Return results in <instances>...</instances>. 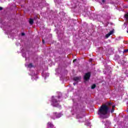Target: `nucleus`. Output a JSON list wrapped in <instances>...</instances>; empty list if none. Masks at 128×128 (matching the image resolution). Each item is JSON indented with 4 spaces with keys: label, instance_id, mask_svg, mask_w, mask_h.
<instances>
[{
    "label": "nucleus",
    "instance_id": "f8f14e48",
    "mask_svg": "<svg viewBox=\"0 0 128 128\" xmlns=\"http://www.w3.org/2000/svg\"><path fill=\"white\" fill-rule=\"evenodd\" d=\"M29 22H30V24H34V20L30 19L29 20Z\"/></svg>",
    "mask_w": 128,
    "mask_h": 128
},
{
    "label": "nucleus",
    "instance_id": "7ed1b4c3",
    "mask_svg": "<svg viewBox=\"0 0 128 128\" xmlns=\"http://www.w3.org/2000/svg\"><path fill=\"white\" fill-rule=\"evenodd\" d=\"M62 116V114L56 113V112H53V114L51 115V118H52V120H56V118H60Z\"/></svg>",
    "mask_w": 128,
    "mask_h": 128
},
{
    "label": "nucleus",
    "instance_id": "c85d7f7f",
    "mask_svg": "<svg viewBox=\"0 0 128 128\" xmlns=\"http://www.w3.org/2000/svg\"><path fill=\"white\" fill-rule=\"evenodd\" d=\"M34 77H33V78H32V80H34Z\"/></svg>",
    "mask_w": 128,
    "mask_h": 128
},
{
    "label": "nucleus",
    "instance_id": "39448f33",
    "mask_svg": "<svg viewBox=\"0 0 128 128\" xmlns=\"http://www.w3.org/2000/svg\"><path fill=\"white\" fill-rule=\"evenodd\" d=\"M90 73H86L84 76V80H90Z\"/></svg>",
    "mask_w": 128,
    "mask_h": 128
},
{
    "label": "nucleus",
    "instance_id": "393cba45",
    "mask_svg": "<svg viewBox=\"0 0 128 128\" xmlns=\"http://www.w3.org/2000/svg\"><path fill=\"white\" fill-rule=\"evenodd\" d=\"M87 126H90V124L88 123V124H87Z\"/></svg>",
    "mask_w": 128,
    "mask_h": 128
},
{
    "label": "nucleus",
    "instance_id": "412c9836",
    "mask_svg": "<svg viewBox=\"0 0 128 128\" xmlns=\"http://www.w3.org/2000/svg\"><path fill=\"white\" fill-rule=\"evenodd\" d=\"M22 36H24V33H22Z\"/></svg>",
    "mask_w": 128,
    "mask_h": 128
},
{
    "label": "nucleus",
    "instance_id": "bb28decb",
    "mask_svg": "<svg viewBox=\"0 0 128 128\" xmlns=\"http://www.w3.org/2000/svg\"><path fill=\"white\" fill-rule=\"evenodd\" d=\"M76 83H74V85L76 86Z\"/></svg>",
    "mask_w": 128,
    "mask_h": 128
},
{
    "label": "nucleus",
    "instance_id": "423d86ee",
    "mask_svg": "<svg viewBox=\"0 0 128 128\" xmlns=\"http://www.w3.org/2000/svg\"><path fill=\"white\" fill-rule=\"evenodd\" d=\"M112 34H114V31L113 30L110 31L109 33L106 34V38H108L110 36H112Z\"/></svg>",
    "mask_w": 128,
    "mask_h": 128
},
{
    "label": "nucleus",
    "instance_id": "dca6fc26",
    "mask_svg": "<svg viewBox=\"0 0 128 128\" xmlns=\"http://www.w3.org/2000/svg\"><path fill=\"white\" fill-rule=\"evenodd\" d=\"M114 112V108H112V110H111V112Z\"/></svg>",
    "mask_w": 128,
    "mask_h": 128
},
{
    "label": "nucleus",
    "instance_id": "aec40b11",
    "mask_svg": "<svg viewBox=\"0 0 128 128\" xmlns=\"http://www.w3.org/2000/svg\"><path fill=\"white\" fill-rule=\"evenodd\" d=\"M76 62V59H75L74 60L73 62Z\"/></svg>",
    "mask_w": 128,
    "mask_h": 128
},
{
    "label": "nucleus",
    "instance_id": "f3484780",
    "mask_svg": "<svg viewBox=\"0 0 128 128\" xmlns=\"http://www.w3.org/2000/svg\"><path fill=\"white\" fill-rule=\"evenodd\" d=\"M128 52V49L124 50V52Z\"/></svg>",
    "mask_w": 128,
    "mask_h": 128
},
{
    "label": "nucleus",
    "instance_id": "1a4fd4ad",
    "mask_svg": "<svg viewBox=\"0 0 128 128\" xmlns=\"http://www.w3.org/2000/svg\"><path fill=\"white\" fill-rule=\"evenodd\" d=\"M42 76H44V79L46 80V76H50V74H44V72H43L42 73Z\"/></svg>",
    "mask_w": 128,
    "mask_h": 128
},
{
    "label": "nucleus",
    "instance_id": "cd10ccee",
    "mask_svg": "<svg viewBox=\"0 0 128 128\" xmlns=\"http://www.w3.org/2000/svg\"><path fill=\"white\" fill-rule=\"evenodd\" d=\"M34 78H36V76H34Z\"/></svg>",
    "mask_w": 128,
    "mask_h": 128
},
{
    "label": "nucleus",
    "instance_id": "9d476101",
    "mask_svg": "<svg viewBox=\"0 0 128 128\" xmlns=\"http://www.w3.org/2000/svg\"><path fill=\"white\" fill-rule=\"evenodd\" d=\"M80 80V77L76 76L74 78V80H75V82H78Z\"/></svg>",
    "mask_w": 128,
    "mask_h": 128
},
{
    "label": "nucleus",
    "instance_id": "f03ea898",
    "mask_svg": "<svg viewBox=\"0 0 128 128\" xmlns=\"http://www.w3.org/2000/svg\"><path fill=\"white\" fill-rule=\"evenodd\" d=\"M58 98H60V96H58V97L52 96V106H53L58 107L60 101L56 100H58Z\"/></svg>",
    "mask_w": 128,
    "mask_h": 128
},
{
    "label": "nucleus",
    "instance_id": "6ab92c4d",
    "mask_svg": "<svg viewBox=\"0 0 128 128\" xmlns=\"http://www.w3.org/2000/svg\"><path fill=\"white\" fill-rule=\"evenodd\" d=\"M116 108L115 106L114 105V106H112V108Z\"/></svg>",
    "mask_w": 128,
    "mask_h": 128
},
{
    "label": "nucleus",
    "instance_id": "0eeeda50",
    "mask_svg": "<svg viewBox=\"0 0 128 128\" xmlns=\"http://www.w3.org/2000/svg\"><path fill=\"white\" fill-rule=\"evenodd\" d=\"M47 126L48 128H54V124H52V122H48L47 124Z\"/></svg>",
    "mask_w": 128,
    "mask_h": 128
},
{
    "label": "nucleus",
    "instance_id": "2f4dec72",
    "mask_svg": "<svg viewBox=\"0 0 128 128\" xmlns=\"http://www.w3.org/2000/svg\"><path fill=\"white\" fill-rule=\"evenodd\" d=\"M107 128H108V127H107Z\"/></svg>",
    "mask_w": 128,
    "mask_h": 128
},
{
    "label": "nucleus",
    "instance_id": "f257e3e1",
    "mask_svg": "<svg viewBox=\"0 0 128 128\" xmlns=\"http://www.w3.org/2000/svg\"><path fill=\"white\" fill-rule=\"evenodd\" d=\"M108 108L106 105H103L100 106L98 111V114L102 118H108Z\"/></svg>",
    "mask_w": 128,
    "mask_h": 128
},
{
    "label": "nucleus",
    "instance_id": "b1692460",
    "mask_svg": "<svg viewBox=\"0 0 128 128\" xmlns=\"http://www.w3.org/2000/svg\"><path fill=\"white\" fill-rule=\"evenodd\" d=\"M124 26H126V23H124Z\"/></svg>",
    "mask_w": 128,
    "mask_h": 128
},
{
    "label": "nucleus",
    "instance_id": "6e6552de",
    "mask_svg": "<svg viewBox=\"0 0 128 128\" xmlns=\"http://www.w3.org/2000/svg\"><path fill=\"white\" fill-rule=\"evenodd\" d=\"M74 112H80V109L78 108L74 107Z\"/></svg>",
    "mask_w": 128,
    "mask_h": 128
},
{
    "label": "nucleus",
    "instance_id": "ddd939ff",
    "mask_svg": "<svg viewBox=\"0 0 128 128\" xmlns=\"http://www.w3.org/2000/svg\"><path fill=\"white\" fill-rule=\"evenodd\" d=\"M91 88H92V90H94V88H96V84H94L92 85Z\"/></svg>",
    "mask_w": 128,
    "mask_h": 128
},
{
    "label": "nucleus",
    "instance_id": "7c9ffc66",
    "mask_svg": "<svg viewBox=\"0 0 128 128\" xmlns=\"http://www.w3.org/2000/svg\"><path fill=\"white\" fill-rule=\"evenodd\" d=\"M127 32L128 33V30H127Z\"/></svg>",
    "mask_w": 128,
    "mask_h": 128
},
{
    "label": "nucleus",
    "instance_id": "a211bd4d",
    "mask_svg": "<svg viewBox=\"0 0 128 128\" xmlns=\"http://www.w3.org/2000/svg\"><path fill=\"white\" fill-rule=\"evenodd\" d=\"M102 2H103V4H104V2H106V0H102Z\"/></svg>",
    "mask_w": 128,
    "mask_h": 128
},
{
    "label": "nucleus",
    "instance_id": "4468645a",
    "mask_svg": "<svg viewBox=\"0 0 128 128\" xmlns=\"http://www.w3.org/2000/svg\"><path fill=\"white\" fill-rule=\"evenodd\" d=\"M28 68H32V64H30L28 66Z\"/></svg>",
    "mask_w": 128,
    "mask_h": 128
},
{
    "label": "nucleus",
    "instance_id": "20e7f679",
    "mask_svg": "<svg viewBox=\"0 0 128 128\" xmlns=\"http://www.w3.org/2000/svg\"><path fill=\"white\" fill-rule=\"evenodd\" d=\"M76 118L80 122H84V120H86V118H84V116L82 115V114L78 115L76 116Z\"/></svg>",
    "mask_w": 128,
    "mask_h": 128
},
{
    "label": "nucleus",
    "instance_id": "4be33fe9",
    "mask_svg": "<svg viewBox=\"0 0 128 128\" xmlns=\"http://www.w3.org/2000/svg\"><path fill=\"white\" fill-rule=\"evenodd\" d=\"M2 10V7H0V10Z\"/></svg>",
    "mask_w": 128,
    "mask_h": 128
},
{
    "label": "nucleus",
    "instance_id": "c756f323",
    "mask_svg": "<svg viewBox=\"0 0 128 128\" xmlns=\"http://www.w3.org/2000/svg\"><path fill=\"white\" fill-rule=\"evenodd\" d=\"M104 122V120H102V122Z\"/></svg>",
    "mask_w": 128,
    "mask_h": 128
},
{
    "label": "nucleus",
    "instance_id": "a878e982",
    "mask_svg": "<svg viewBox=\"0 0 128 128\" xmlns=\"http://www.w3.org/2000/svg\"><path fill=\"white\" fill-rule=\"evenodd\" d=\"M108 104L109 106H110V104H112V103H109Z\"/></svg>",
    "mask_w": 128,
    "mask_h": 128
},
{
    "label": "nucleus",
    "instance_id": "9b49d317",
    "mask_svg": "<svg viewBox=\"0 0 128 128\" xmlns=\"http://www.w3.org/2000/svg\"><path fill=\"white\" fill-rule=\"evenodd\" d=\"M104 124L106 126H110V122L106 121V123Z\"/></svg>",
    "mask_w": 128,
    "mask_h": 128
},
{
    "label": "nucleus",
    "instance_id": "5701e85b",
    "mask_svg": "<svg viewBox=\"0 0 128 128\" xmlns=\"http://www.w3.org/2000/svg\"><path fill=\"white\" fill-rule=\"evenodd\" d=\"M42 42H43V44H44V42H45L44 40H42Z\"/></svg>",
    "mask_w": 128,
    "mask_h": 128
},
{
    "label": "nucleus",
    "instance_id": "2eb2a0df",
    "mask_svg": "<svg viewBox=\"0 0 128 128\" xmlns=\"http://www.w3.org/2000/svg\"><path fill=\"white\" fill-rule=\"evenodd\" d=\"M126 20H128V13L124 16Z\"/></svg>",
    "mask_w": 128,
    "mask_h": 128
}]
</instances>
